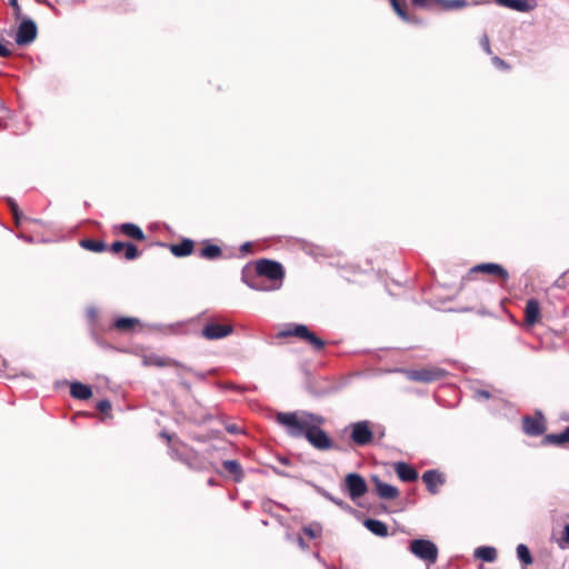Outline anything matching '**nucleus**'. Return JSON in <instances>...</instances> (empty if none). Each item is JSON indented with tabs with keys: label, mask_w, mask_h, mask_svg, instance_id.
I'll list each match as a JSON object with an SVG mask.
<instances>
[{
	"label": "nucleus",
	"mask_w": 569,
	"mask_h": 569,
	"mask_svg": "<svg viewBox=\"0 0 569 569\" xmlns=\"http://www.w3.org/2000/svg\"><path fill=\"white\" fill-rule=\"evenodd\" d=\"M492 62L496 67L500 68V69H508L509 66L507 64V62L505 60H502L501 58L499 57H493L492 58Z\"/></svg>",
	"instance_id": "nucleus-43"
},
{
	"label": "nucleus",
	"mask_w": 569,
	"mask_h": 569,
	"mask_svg": "<svg viewBox=\"0 0 569 569\" xmlns=\"http://www.w3.org/2000/svg\"><path fill=\"white\" fill-rule=\"evenodd\" d=\"M480 44L486 53L491 54L490 41L488 36H482V38L480 39Z\"/></svg>",
	"instance_id": "nucleus-41"
},
{
	"label": "nucleus",
	"mask_w": 569,
	"mask_h": 569,
	"mask_svg": "<svg viewBox=\"0 0 569 569\" xmlns=\"http://www.w3.org/2000/svg\"><path fill=\"white\" fill-rule=\"evenodd\" d=\"M251 250V242H244L240 247V251L243 253H248Z\"/></svg>",
	"instance_id": "nucleus-47"
},
{
	"label": "nucleus",
	"mask_w": 569,
	"mask_h": 569,
	"mask_svg": "<svg viewBox=\"0 0 569 569\" xmlns=\"http://www.w3.org/2000/svg\"><path fill=\"white\" fill-rule=\"evenodd\" d=\"M445 11L459 10L467 7L466 0H433Z\"/></svg>",
	"instance_id": "nucleus-28"
},
{
	"label": "nucleus",
	"mask_w": 569,
	"mask_h": 569,
	"mask_svg": "<svg viewBox=\"0 0 569 569\" xmlns=\"http://www.w3.org/2000/svg\"><path fill=\"white\" fill-rule=\"evenodd\" d=\"M193 241L191 239H183L179 243H174L170 246V251L173 256L178 258H183L192 253L193 251Z\"/></svg>",
	"instance_id": "nucleus-21"
},
{
	"label": "nucleus",
	"mask_w": 569,
	"mask_h": 569,
	"mask_svg": "<svg viewBox=\"0 0 569 569\" xmlns=\"http://www.w3.org/2000/svg\"><path fill=\"white\" fill-rule=\"evenodd\" d=\"M70 395L78 400H88L92 396V389L90 386L79 381H73L70 385Z\"/></svg>",
	"instance_id": "nucleus-19"
},
{
	"label": "nucleus",
	"mask_w": 569,
	"mask_h": 569,
	"mask_svg": "<svg viewBox=\"0 0 569 569\" xmlns=\"http://www.w3.org/2000/svg\"><path fill=\"white\" fill-rule=\"evenodd\" d=\"M0 110L4 112H9V109L4 106L2 101H0Z\"/></svg>",
	"instance_id": "nucleus-55"
},
{
	"label": "nucleus",
	"mask_w": 569,
	"mask_h": 569,
	"mask_svg": "<svg viewBox=\"0 0 569 569\" xmlns=\"http://www.w3.org/2000/svg\"><path fill=\"white\" fill-rule=\"evenodd\" d=\"M543 442L547 445L561 446L569 442V426L559 433H549L545 437Z\"/></svg>",
	"instance_id": "nucleus-24"
},
{
	"label": "nucleus",
	"mask_w": 569,
	"mask_h": 569,
	"mask_svg": "<svg viewBox=\"0 0 569 569\" xmlns=\"http://www.w3.org/2000/svg\"><path fill=\"white\" fill-rule=\"evenodd\" d=\"M297 543L303 550L308 548V545L306 543L305 539L301 536H298Z\"/></svg>",
	"instance_id": "nucleus-48"
},
{
	"label": "nucleus",
	"mask_w": 569,
	"mask_h": 569,
	"mask_svg": "<svg viewBox=\"0 0 569 569\" xmlns=\"http://www.w3.org/2000/svg\"><path fill=\"white\" fill-rule=\"evenodd\" d=\"M328 569H335L333 567H327Z\"/></svg>",
	"instance_id": "nucleus-59"
},
{
	"label": "nucleus",
	"mask_w": 569,
	"mask_h": 569,
	"mask_svg": "<svg viewBox=\"0 0 569 569\" xmlns=\"http://www.w3.org/2000/svg\"><path fill=\"white\" fill-rule=\"evenodd\" d=\"M227 430L231 433H236L238 431V428L234 425H232L227 427Z\"/></svg>",
	"instance_id": "nucleus-53"
},
{
	"label": "nucleus",
	"mask_w": 569,
	"mask_h": 569,
	"mask_svg": "<svg viewBox=\"0 0 569 569\" xmlns=\"http://www.w3.org/2000/svg\"><path fill=\"white\" fill-rule=\"evenodd\" d=\"M222 251L221 248L217 244L207 243L201 250H200V257L208 260H214L221 257Z\"/></svg>",
	"instance_id": "nucleus-29"
},
{
	"label": "nucleus",
	"mask_w": 569,
	"mask_h": 569,
	"mask_svg": "<svg viewBox=\"0 0 569 569\" xmlns=\"http://www.w3.org/2000/svg\"><path fill=\"white\" fill-rule=\"evenodd\" d=\"M363 526L375 536H388V526L381 520L368 518L363 521Z\"/></svg>",
	"instance_id": "nucleus-22"
},
{
	"label": "nucleus",
	"mask_w": 569,
	"mask_h": 569,
	"mask_svg": "<svg viewBox=\"0 0 569 569\" xmlns=\"http://www.w3.org/2000/svg\"><path fill=\"white\" fill-rule=\"evenodd\" d=\"M315 558L320 562H325L319 553H315Z\"/></svg>",
	"instance_id": "nucleus-56"
},
{
	"label": "nucleus",
	"mask_w": 569,
	"mask_h": 569,
	"mask_svg": "<svg viewBox=\"0 0 569 569\" xmlns=\"http://www.w3.org/2000/svg\"><path fill=\"white\" fill-rule=\"evenodd\" d=\"M315 526L317 530L312 526H305L302 529L303 532L311 539L319 537L322 531V527L320 523H315Z\"/></svg>",
	"instance_id": "nucleus-33"
},
{
	"label": "nucleus",
	"mask_w": 569,
	"mask_h": 569,
	"mask_svg": "<svg viewBox=\"0 0 569 569\" xmlns=\"http://www.w3.org/2000/svg\"><path fill=\"white\" fill-rule=\"evenodd\" d=\"M377 495L381 499L393 500L399 496L397 487L382 482L377 476L373 477Z\"/></svg>",
	"instance_id": "nucleus-15"
},
{
	"label": "nucleus",
	"mask_w": 569,
	"mask_h": 569,
	"mask_svg": "<svg viewBox=\"0 0 569 569\" xmlns=\"http://www.w3.org/2000/svg\"><path fill=\"white\" fill-rule=\"evenodd\" d=\"M517 557L523 566H529L533 562V558L529 548L525 543H519L516 548Z\"/></svg>",
	"instance_id": "nucleus-31"
},
{
	"label": "nucleus",
	"mask_w": 569,
	"mask_h": 569,
	"mask_svg": "<svg viewBox=\"0 0 569 569\" xmlns=\"http://www.w3.org/2000/svg\"><path fill=\"white\" fill-rule=\"evenodd\" d=\"M411 1H412L413 6L419 7V8H427V9H431L433 7V4H436L433 2V0H411Z\"/></svg>",
	"instance_id": "nucleus-36"
},
{
	"label": "nucleus",
	"mask_w": 569,
	"mask_h": 569,
	"mask_svg": "<svg viewBox=\"0 0 569 569\" xmlns=\"http://www.w3.org/2000/svg\"><path fill=\"white\" fill-rule=\"evenodd\" d=\"M186 389H189L190 388V385L183 380H181L180 382Z\"/></svg>",
	"instance_id": "nucleus-57"
},
{
	"label": "nucleus",
	"mask_w": 569,
	"mask_h": 569,
	"mask_svg": "<svg viewBox=\"0 0 569 569\" xmlns=\"http://www.w3.org/2000/svg\"><path fill=\"white\" fill-rule=\"evenodd\" d=\"M160 436H161L162 438L167 439L168 441H170V440H171V436H170L168 432H166V431H161Z\"/></svg>",
	"instance_id": "nucleus-54"
},
{
	"label": "nucleus",
	"mask_w": 569,
	"mask_h": 569,
	"mask_svg": "<svg viewBox=\"0 0 569 569\" xmlns=\"http://www.w3.org/2000/svg\"><path fill=\"white\" fill-rule=\"evenodd\" d=\"M522 428L528 436H541L546 431V420L542 412L536 411L533 417L525 416L522 418Z\"/></svg>",
	"instance_id": "nucleus-11"
},
{
	"label": "nucleus",
	"mask_w": 569,
	"mask_h": 569,
	"mask_svg": "<svg viewBox=\"0 0 569 569\" xmlns=\"http://www.w3.org/2000/svg\"><path fill=\"white\" fill-rule=\"evenodd\" d=\"M490 392L483 389L475 391V399L477 400H488L490 398Z\"/></svg>",
	"instance_id": "nucleus-40"
},
{
	"label": "nucleus",
	"mask_w": 569,
	"mask_h": 569,
	"mask_svg": "<svg viewBox=\"0 0 569 569\" xmlns=\"http://www.w3.org/2000/svg\"><path fill=\"white\" fill-rule=\"evenodd\" d=\"M37 34L36 22L30 18H24L17 29L14 41L18 46H28L36 40Z\"/></svg>",
	"instance_id": "nucleus-9"
},
{
	"label": "nucleus",
	"mask_w": 569,
	"mask_h": 569,
	"mask_svg": "<svg viewBox=\"0 0 569 569\" xmlns=\"http://www.w3.org/2000/svg\"><path fill=\"white\" fill-rule=\"evenodd\" d=\"M447 371L442 368H421L407 371L408 379L417 382L430 383L442 379Z\"/></svg>",
	"instance_id": "nucleus-8"
},
{
	"label": "nucleus",
	"mask_w": 569,
	"mask_h": 569,
	"mask_svg": "<svg viewBox=\"0 0 569 569\" xmlns=\"http://www.w3.org/2000/svg\"><path fill=\"white\" fill-rule=\"evenodd\" d=\"M278 461L283 466H291V460L287 457H278Z\"/></svg>",
	"instance_id": "nucleus-49"
},
{
	"label": "nucleus",
	"mask_w": 569,
	"mask_h": 569,
	"mask_svg": "<svg viewBox=\"0 0 569 569\" xmlns=\"http://www.w3.org/2000/svg\"><path fill=\"white\" fill-rule=\"evenodd\" d=\"M119 229L120 231L131 238V239H134V240H138V241H143L146 239V234L144 232L142 231V229L136 224V223H132V222H124L122 224L119 226Z\"/></svg>",
	"instance_id": "nucleus-20"
},
{
	"label": "nucleus",
	"mask_w": 569,
	"mask_h": 569,
	"mask_svg": "<svg viewBox=\"0 0 569 569\" xmlns=\"http://www.w3.org/2000/svg\"><path fill=\"white\" fill-rule=\"evenodd\" d=\"M475 557L486 562H493L497 559V550L495 547L481 546L475 550Z\"/></svg>",
	"instance_id": "nucleus-26"
},
{
	"label": "nucleus",
	"mask_w": 569,
	"mask_h": 569,
	"mask_svg": "<svg viewBox=\"0 0 569 569\" xmlns=\"http://www.w3.org/2000/svg\"><path fill=\"white\" fill-rule=\"evenodd\" d=\"M140 325V319L134 317H118L113 320L112 328L121 332H130Z\"/></svg>",
	"instance_id": "nucleus-17"
},
{
	"label": "nucleus",
	"mask_w": 569,
	"mask_h": 569,
	"mask_svg": "<svg viewBox=\"0 0 569 569\" xmlns=\"http://www.w3.org/2000/svg\"><path fill=\"white\" fill-rule=\"evenodd\" d=\"M11 56V50L0 42V57L7 58Z\"/></svg>",
	"instance_id": "nucleus-46"
},
{
	"label": "nucleus",
	"mask_w": 569,
	"mask_h": 569,
	"mask_svg": "<svg viewBox=\"0 0 569 569\" xmlns=\"http://www.w3.org/2000/svg\"><path fill=\"white\" fill-rule=\"evenodd\" d=\"M169 453H170V456H171L173 459H177V460H180V461H182V462L187 463L190 468H194V469H199V468H200V467H196V466H193V465H192L188 459L183 458V457L181 456V453H180L177 449H174V448H172V447H170V448H169Z\"/></svg>",
	"instance_id": "nucleus-35"
},
{
	"label": "nucleus",
	"mask_w": 569,
	"mask_h": 569,
	"mask_svg": "<svg viewBox=\"0 0 569 569\" xmlns=\"http://www.w3.org/2000/svg\"><path fill=\"white\" fill-rule=\"evenodd\" d=\"M12 216H13L16 223H19L22 218V212L20 210L16 211V212H12Z\"/></svg>",
	"instance_id": "nucleus-51"
},
{
	"label": "nucleus",
	"mask_w": 569,
	"mask_h": 569,
	"mask_svg": "<svg viewBox=\"0 0 569 569\" xmlns=\"http://www.w3.org/2000/svg\"><path fill=\"white\" fill-rule=\"evenodd\" d=\"M563 539L567 543H569V523L563 528Z\"/></svg>",
	"instance_id": "nucleus-50"
},
{
	"label": "nucleus",
	"mask_w": 569,
	"mask_h": 569,
	"mask_svg": "<svg viewBox=\"0 0 569 569\" xmlns=\"http://www.w3.org/2000/svg\"><path fill=\"white\" fill-rule=\"evenodd\" d=\"M7 202L10 208L11 213L20 210L17 202L14 201V199L8 198Z\"/></svg>",
	"instance_id": "nucleus-45"
},
{
	"label": "nucleus",
	"mask_w": 569,
	"mask_h": 569,
	"mask_svg": "<svg viewBox=\"0 0 569 569\" xmlns=\"http://www.w3.org/2000/svg\"><path fill=\"white\" fill-rule=\"evenodd\" d=\"M140 256L138 247L132 242H126L124 258L127 260H134Z\"/></svg>",
	"instance_id": "nucleus-32"
},
{
	"label": "nucleus",
	"mask_w": 569,
	"mask_h": 569,
	"mask_svg": "<svg viewBox=\"0 0 569 569\" xmlns=\"http://www.w3.org/2000/svg\"><path fill=\"white\" fill-rule=\"evenodd\" d=\"M9 6L13 9L14 18L20 19L22 16L21 7L18 0H9Z\"/></svg>",
	"instance_id": "nucleus-37"
},
{
	"label": "nucleus",
	"mask_w": 569,
	"mask_h": 569,
	"mask_svg": "<svg viewBox=\"0 0 569 569\" xmlns=\"http://www.w3.org/2000/svg\"><path fill=\"white\" fill-rule=\"evenodd\" d=\"M79 243L83 249L92 252H102L106 250V243L102 240L84 238L81 239Z\"/></svg>",
	"instance_id": "nucleus-27"
},
{
	"label": "nucleus",
	"mask_w": 569,
	"mask_h": 569,
	"mask_svg": "<svg viewBox=\"0 0 569 569\" xmlns=\"http://www.w3.org/2000/svg\"><path fill=\"white\" fill-rule=\"evenodd\" d=\"M392 9L399 16L401 20L408 23L412 24H421L422 20L418 17L409 16L408 12L405 10L403 6L400 3L399 0H389Z\"/></svg>",
	"instance_id": "nucleus-23"
},
{
	"label": "nucleus",
	"mask_w": 569,
	"mask_h": 569,
	"mask_svg": "<svg viewBox=\"0 0 569 569\" xmlns=\"http://www.w3.org/2000/svg\"><path fill=\"white\" fill-rule=\"evenodd\" d=\"M298 337L306 340L316 351H320L325 348V340L316 336L306 325L295 323L289 325L288 328L278 332L279 338L284 337Z\"/></svg>",
	"instance_id": "nucleus-3"
},
{
	"label": "nucleus",
	"mask_w": 569,
	"mask_h": 569,
	"mask_svg": "<svg viewBox=\"0 0 569 569\" xmlns=\"http://www.w3.org/2000/svg\"><path fill=\"white\" fill-rule=\"evenodd\" d=\"M332 503H335L336 506H338L341 510L348 512V513H353L356 512V510L347 502H345L342 499H339L337 497L333 496L332 500H331Z\"/></svg>",
	"instance_id": "nucleus-34"
},
{
	"label": "nucleus",
	"mask_w": 569,
	"mask_h": 569,
	"mask_svg": "<svg viewBox=\"0 0 569 569\" xmlns=\"http://www.w3.org/2000/svg\"><path fill=\"white\" fill-rule=\"evenodd\" d=\"M276 421L286 428L290 437H305L318 450L326 451L333 448V441L320 428L325 419L319 415L308 411L278 412Z\"/></svg>",
	"instance_id": "nucleus-1"
},
{
	"label": "nucleus",
	"mask_w": 569,
	"mask_h": 569,
	"mask_svg": "<svg viewBox=\"0 0 569 569\" xmlns=\"http://www.w3.org/2000/svg\"><path fill=\"white\" fill-rule=\"evenodd\" d=\"M343 489L348 492L352 501H357L366 495L368 491V485L361 475L350 472L345 478Z\"/></svg>",
	"instance_id": "nucleus-6"
},
{
	"label": "nucleus",
	"mask_w": 569,
	"mask_h": 569,
	"mask_svg": "<svg viewBox=\"0 0 569 569\" xmlns=\"http://www.w3.org/2000/svg\"><path fill=\"white\" fill-rule=\"evenodd\" d=\"M315 488H316V491H317L319 495H321L323 498H326V499H327V500H329V501H331V500H332L333 496H332L329 491H327L325 488L319 487V486H315Z\"/></svg>",
	"instance_id": "nucleus-42"
},
{
	"label": "nucleus",
	"mask_w": 569,
	"mask_h": 569,
	"mask_svg": "<svg viewBox=\"0 0 569 569\" xmlns=\"http://www.w3.org/2000/svg\"><path fill=\"white\" fill-rule=\"evenodd\" d=\"M87 312H88V317H89L90 319H94V318L97 317V310H96L94 308H90V309H88V311H87Z\"/></svg>",
	"instance_id": "nucleus-52"
},
{
	"label": "nucleus",
	"mask_w": 569,
	"mask_h": 569,
	"mask_svg": "<svg viewBox=\"0 0 569 569\" xmlns=\"http://www.w3.org/2000/svg\"><path fill=\"white\" fill-rule=\"evenodd\" d=\"M395 471L399 479L405 482L416 481L419 477L418 471L413 467L402 461L396 463Z\"/></svg>",
	"instance_id": "nucleus-16"
},
{
	"label": "nucleus",
	"mask_w": 569,
	"mask_h": 569,
	"mask_svg": "<svg viewBox=\"0 0 569 569\" xmlns=\"http://www.w3.org/2000/svg\"><path fill=\"white\" fill-rule=\"evenodd\" d=\"M126 248V242H122V241H114L111 246H110V251L113 252V253H119L121 252L122 250H124Z\"/></svg>",
	"instance_id": "nucleus-39"
},
{
	"label": "nucleus",
	"mask_w": 569,
	"mask_h": 569,
	"mask_svg": "<svg viewBox=\"0 0 569 569\" xmlns=\"http://www.w3.org/2000/svg\"><path fill=\"white\" fill-rule=\"evenodd\" d=\"M421 478L428 491L432 495L438 493L439 487L446 482L445 476L436 469L425 471Z\"/></svg>",
	"instance_id": "nucleus-13"
},
{
	"label": "nucleus",
	"mask_w": 569,
	"mask_h": 569,
	"mask_svg": "<svg viewBox=\"0 0 569 569\" xmlns=\"http://www.w3.org/2000/svg\"><path fill=\"white\" fill-rule=\"evenodd\" d=\"M97 409L101 412H107L111 409V402L108 399L100 400L97 403Z\"/></svg>",
	"instance_id": "nucleus-38"
},
{
	"label": "nucleus",
	"mask_w": 569,
	"mask_h": 569,
	"mask_svg": "<svg viewBox=\"0 0 569 569\" xmlns=\"http://www.w3.org/2000/svg\"><path fill=\"white\" fill-rule=\"evenodd\" d=\"M273 472L280 477H283V478H293V476L291 473H289L288 471L286 470H282L280 468H277V467H273L272 468Z\"/></svg>",
	"instance_id": "nucleus-44"
},
{
	"label": "nucleus",
	"mask_w": 569,
	"mask_h": 569,
	"mask_svg": "<svg viewBox=\"0 0 569 569\" xmlns=\"http://www.w3.org/2000/svg\"><path fill=\"white\" fill-rule=\"evenodd\" d=\"M540 315V305L539 301L535 298H531L526 303L525 309V319L528 325H535L538 321Z\"/></svg>",
	"instance_id": "nucleus-18"
},
{
	"label": "nucleus",
	"mask_w": 569,
	"mask_h": 569,
	"mask_svg": "<svg viewBox=\"0 0 569 569\" xmlns=\"http://www.w3.org/2000/svg\"><path fill=\"white\" fill-rule=\"evenodd\" d=\"M234 328L229 321L219 318H209L206 320L200 336L206 340L213 341L230 336Z\"/></svg>",
	"instance_id": "nucleus-2"
},
{
	"label": "nucleus",
	"mask_w": 569,
	"mask_h": 569,
	"mask_svg": "<svg viewBox=\"0 0 569 569\" xmlns=\"http://www.w3.org/2000/svg\"><path fill=\"white\" fill-rule=\"evenodd\" d=\"M499 6L516 10L518 12H529L537 7L535 0H496Z\"/></svg>",
	"instance_id": "nucleus-14"
},
{
	"label": "nucleus",
	"mask_w": 569,
	"mask_h": 569,
	"mask_svg": "<svg viewBox=\"0 0 569 569\" xmlns=\"http://www.w3.org/2000/svg\"><path fill=\"white\" fill-rule=\"evenodd\" d=\"M150 361L157 367L176 366L177 368L182 369L184 371H192L191 368H188L184 365L179 363L178 361H174L170 358L156 357L154 359H150Z\"/></svg>",
	"instance_id": "nucleus-30"
},
{
	"label": "nucleus",
	"mask_w": 569,
	"mask_h": 569,
	"mask_svg": "<svg viewBox=\"0 0 569 569\" xmlns=\"http://www.w3.org/2000/svg\"><path fill=\"white\" fill-rule=\"evenodd\" d=\"M254 271L269 280L270 283H280L282 284V279L284 277V270L280 262L269 260V259H260L256 262Z\"/></svg>",
	"instance_id": "nucleus-5"
},
{
	"label": "nucleus",
	"mask_w": 569,
	"mask_h": 569,
	"mask_svg": "<svg viewBox=\"0 0 569 569\" xmlns=\"http://www.w3.org/2000/svg\"><path fill=\"white\" fill-rule=\"evenodd\" d=\"M409 550L418 559L429 565L436 563L438 559V547L429 539L420 538L411 540L409 543Z\"/></svg>",
	"instance_id": "nucleus-4"
},
{
	"label": "nucleus",
	"mask_w": 569,
	"mask_h": 569,
	"mask_svg": "<svg viewBox=\"0 0 569 569\" xmlns=\"http://www.w3.org/2000/svg\"><path fill=\"white\" fill-rule=\"evenodd\" d=\"M208 483H209L210 486H213V485H214V480H213V479H209V480H208Z\"/></svg>",
	"instance_id": "nucleus-58"
},
{
	"label": "nucleus",
	"mask_w": 569,
	"mask_h": 569,
	"mask_svg": "<svg viewBox=\"0 0 569 569\" xmlns=\"http://www.w3.org/2000/svg\"><path fill=\"white\" fill-rule=\"evenodd\" d=\"M223 468L233 476V480L236 482L242 481L244 473L240 466V463L237 460H224L223 461Z\"/></svg>",
	"instance_id": "nucleus-25"
},
{
	"label": "nucleus",
	"mask_w": 569,
	"mask_h": 569,
	"mask_svg": "<svg viewBox=\"0 0 569 569\" xmlns=\"http://www.w3.org/2000/svg\"><path fill=\"white\" fill-rule=\"evenodd\" d=\"M242 281L256 291H273L280 288V283H268L269 280L257 272L249 276L248 267L242 270Z\"/></svg>",
	"instance_id": "nucleus-10"
},
{
	"label": "nucleus",
	"mask_w": 569,
	"mask_h": 569,
	"mask_svg": "<svg viewBox=\"0 0 569 569\" xmlns=\"http://www.w3.org/2000/svg\"><path fill=\"white\" fill-rule=\"evenodd\" d=\"M349 429L350 439L357 446L365 447L372 441L373 432L370 428V422L368 420L353 422L349 426Z\"/></svg>",
	"instance_id": "nucleus-7"
},
{
	"label": "nucleus",
	"mask_w": 569,
	"mask_h": 569,
	"mask_svg": "<svg viewBox=\"0 0 569 569\" xmlns=\"http://www.w3.org/2000/svg\"><path fill=\"white\" fill-rule=\"evenodd\" d=\"M470 272H482L487 274L496 276L503 281H507L509 279V272L507 269H505L501 264L496 262H485L476 264L470 269Z\"/></svg>",
	"instance_id": "nucleus-12"
}]
</instances>
